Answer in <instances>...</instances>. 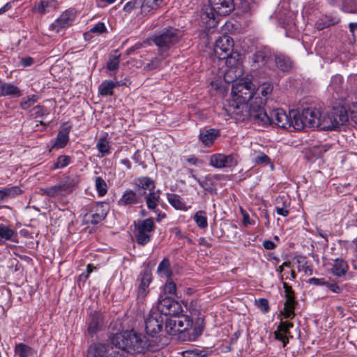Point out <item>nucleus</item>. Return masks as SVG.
<instances>
[{
    "label": "nucleus",
    "mask_w": 357,
    "mask_h": 357,
    "mask_svg": "<svg viewBox=\"0 0 357 357\" xmlns=\"http://www.w3.org/2000/svg\"><path fill=\"white\" fill-rule=\"evenodd\" d=\"M51 5L49 2L45 1H42L35 8V10L39 13L40 14H45L46 13H49L50 11Z\"/></svg>",
    "instance_id": "nucleus-56"
},
{
    "label": "nucleus",
    "mask_w": 357,
    "mask_h": 357,
    "mask_svg": "<svg viewBox=\"0 0 357 357\" xmlns=\"http://www.w3.org/2000/svg\"><path fill=\"white\" fill-rule=\"evenodd\" d=\"M303 120L307 123V128H317L321 118V111L314 107L305 108L302 111Z\"/></svg>",
    "instance_id": "nucleus-19"
},
{
    "label": "nucleus",
    "mask_w": 357,
    "mask_h": 357,
    "mask_svg": "<svg viewBox=\"0 0 357 357\" xmlns=\"http://www.w3.org/2000/svg\"><path fill=\"white\" fill-rule=\"evenodd\" d=\"M259 115L257 116L258 119H259V126L275 124L278 127L284 129L290 128V115L288 116L284 109L281 108L274 109L268 114L262 107V112L259 113Z\"/></svg>",
    "instance_id": "nucleus-7"
},
{
    "label": "nucleus",
    "mask_w": 357,
    "mask_h": 357,
    "mask_svg": "<svg viewBox=\"0 0 357 357\" xmlns=\"http://www.w3.org/2000/svg\"><path fill=\"white\" fill-rule=\"evenodd\" d=\"M351 119L354 121L355 123L357 124V102L354 103L352 105V107L351 109Z\"/></svg>",
    "instance_id": "nucleus-64"
},
{
    "label": "nucleus",
    "mask_w": 357,
    "mask_h": 357,
    "mask_svg": "<svg viewBox=\"0 0 357 357\" xmlns=\"http://www.w3.org/2000/svg\"><path fill=\"white\" fill-rule=\"evenodd\" d=\"M103 325V317L102 314L97 311H93L90 314L89 319L88 333L93 336L98 331L102 330Z\"/></svg>",
    "instance_id": "nucleus-24"
},
{
    "label": "nucleus",
    "mask_w": 357,
    "mask_h": 357,
    "mask_svg": "<svg viewBox=\"0 0 357 357\" xmlns=\"http://www.w3.org/2000/svg\"><path fill=\"white\" fill-rule=\"evenodd\" d=\"M79 182L78 176H67L57 185L40 188V193L50 197L66 196L70 194Z\"/></svg>",
    "instance_id": "nucleus-6"
},
{
    "label": "nucleus",
    "mask_w": 357,
    "mask_h": 357,
    "mask_svg": "<svg viewBox=\"0 0 357 357\" xmlns=\"http://www.w3.org/2000/svg\"><path fill=\"white\" fill-rule=\"evenodd\" d=\"M275 210L277 214L283 217H287L289 214V208L287 206L280 207V205L276 204Z\"/></svg>",
    "instance_id": "nucleus-58"
},
{
    "label": "nucleus",
    "mask_w": 357,
    "mask_h": 357,
    "mask_svg": "<svg viewBox=\"0 0 357 357\" xmlns=\"http://www.w3.org/2000/svg\"><path fill=\"white\" fill-rule=\"evenodd\" d=\"M290 127H293L295 130H302L305 128H307V123L303 120V113L297 115L296 112H290L289 119Z\"/></svg>",
    "instance_id": "nucleus-37"
},
{
    "label": "nucleus",
    "mask_w": 357,
    "mask_h": 357,
    "mask_svg": "<svg viewBox=\"0 0 357 357\" xmlns=\"http://www.w3.org/2000/svg\"><path fill=\"white\" fill-rule=\"evenodd\" d=\"M70 162V157L66 155H59L51 167L52 170L62 169L68 165Z\"/></svg>",
    "instance_id": "nucleus-42"
},
{
    "label": "nucleus",
    "mask_w": 357,
    "mask_h": 357,
    "mask_svg": "<svg viewBox=\"0 0 357 357\" xmlns=\"http://www.w3.org/2000/svg\"><path fill=\"white\" fill-rule=\"evenodd\" d=\"M163 58L164 57L160 58V57H158V56H155V57L153 58L150 61V62L147 63L144 66V68H143L144 70H145V71H151V70H154L160 69Z\"/></svg>",
    "instance_id": "nucleus-47"
},
{
    "label": "nucleus",
    "mask_w": 357,
    "mask_h": 357,
    "mask_svg": "<svg viewBox=\"0 0 357 357\" xmlns=\"http://www.w3.org/2000/svg\"><path fill=\"white\" fill-rule=\"evenodd\" d=\"M76 17V12L74 10H67L51 24L53 31L59 33L63 29H66L72 24Z\"/></svg>",
    "instance_id": "nucleus-18"
},
{
    "label": "nucleus",
    "mask_w": 357,
    "mask_h": 357,
    "mask_svg": "<svg viewBox=\"0 0 357 357\" xmlns=\"http://www.w3.org/2000/svg\"><path fill=\"white\" fill-rule=\"evenodd\" d=\"M160 194L161 191L160 190H155L150 192H140L142 197H144L147 208L155 213H157L158 211V206L161 200Z\"/></svg>",
    "instance_id": "nucleus-23"
},
{
    "label": "nucleus",
    "mask_w": 357,
    "mask_h": 357,
    "mask_svg": "<svg viewBox=\"0 0 357 357\" xmlns=\"http://www.w3.org/2000/svg\"><path fill=\"white\" fill-rule=\"evenodd\" d=\"M241 213L243 215V223L245 226L254 224L253 221L250 220L249 215L245 211L241 210Z\"/></svg>",
    "instance_id": "nucleus-62"
},
{
    "label": "nucleus",
    "mask_w": 357,
    "mask_h": 357,
    "mask_svg": "<svg viewBox=\"0 0 357 357\" xmlns=\"http://www.w3.org/2000/svg\"><path fill=\"white\" fill-rule=\"evenodd\" d=\"M105 30L106 27L105 26V24L102 22H98L91 29L90 31L92 33H101L104 32Z\"/></svg>",
    "instance_id": "nucleus-60"
},
{
    "label": "nucleus",
    "mask_w": 357,
    "mask_h": 357,
    "mask_svg": "<svg viewBox=\"0 0 357 357\" xmlns=\"http://www.w3.org/2000/svg\"><path fill=\"white\" fill-rule=\"evenodd\" d=\"M279 204L280 207L287 206L289 208V202L288 199L285 198L284 196H279L275 200V205Z\"/></svg>",
    "instance_id": "nucleus-61"
},
{
    "label": "nucleus",
    "mask_w": 357,
    "mask_h": 357,
    "mask_svg": "<svg viewBox=\"0 0 357 357\" xmlns=\"http://www.w3.org/2000/svg\"><path fill=\"white\" fill-rule=\"evenodd\" d=\"M112 344L116 347L130 354H144L149 347V340L142 334L133 330L125 331L114 335L111 338Z\"/></svg>",
    "instance_id": "nucleus-1"
},
{
    "label": "nucleus",
    "mask_w": 357,
    "mask_h": 357,
    "mask_svg": "<svg viewBox=\"0 0 357 357\" xmlns=\"http://www.w3.org/2000/svg\"><path fill=\"white\" fill-rule=\"evenodd\" d=\"M95 185L99 196H104L107 192V185L105 180L98 176L95 179Z\"/></svg>",
    "instance_id": "nucleus-45"
},
{
    "label": "nucleus",
    "mask_w": 357,
    "mask_h": 357,
    "mask_svg": "<svg viewBox=\"0 0 357 357\" xmlns=\"http://www.w3.org/2000/svg\"><path fill=\"white\" fill-rule=\"evenodd\" d=\"M94 213L91 215L86 213L84 218L87 223L97 225L102 221L107 214V206L104 203H99L95 206Z\"/></svg>",
    "instance_id": "nucleus-22"
},
{
    "label": "nucleus",
    "mask_w": 357,
    "mask_h": 357,
    "mask_svg": "<svg viewBox=\"0 0 357 357\" xmlns=\"http://www.w3.org/2000/svg\"><path fill=\"white\" fill-rule=\"evenodd\" d=\"M119 203L123 206L141 204L142 203V195L132 190L127 189L119 199Z\"/></svg>",
    "instance_id": "nucleus-27"
},
{
    "label": "nucleus",
    "mask_w": 357,
    "mask_h": 357,
    "mask_svg": "<svg viewBox=\"0 0 357 357\" xmlns=\"http://www.w3.org/2000/svg\"><path fill=\"white\" fill-rule=\"evenodd\" d=\"M207 351L204 349H194L183 352V357H205Z\"/></svg>",
    "instance_id": "nucleus-50"
},
{
    "label": "nucleus",
    "mask_w": 357,
    "mask_h": 357,
    "mask_svg": "<svg viewBox=\"0 0 357 357\" xmlns=\"http://www.w3.org/2000/svg\"><path fill=\"white\" fill-rule=\"evenodd\" d=\"M271 56V49L268 47L261 46L257 48L252 56V61L255 63V67H261L268 63Z\"/></svg>",
    "instance_id": "nucleus-21"
},
{
    "label": "nucleus",
    "mask_w": 357,
    "mask_h": 357,
    "mask_svg": "<svg viewBox=\"0 0 357 357\" xmlns=\"http://www.w3.org/2000/svg\"><path fill=\"white\" fill-rule=\"evenodd\" d=\"M326 287L332 292L335 294H340L343 289L337 285L335 282H326Z\"/></svg>",
    "instance_id": "nucleus-57"
},
{
    "label": "nucleus",
    "mask_w": 357,
    "mask_h": 357,
    "mask_svg": "<svg viewBox=\"0 0 357 357\" xmlns=\"http://www.w3.org/2000/svg\"><path fill=\"white\" fill-rule=\"evenodd\" d=\"M265 105L264 100L256 97L252 102H245L231 100L227 106V112L234 119L239 121H244L250 119L259 125V119L257 116H260L262 112V106Z\"/></svg>",
    "instance_id": "nucleus-2"
},
{
    "label": "nucleus",
    "mask_w": 357,
    "mask_h": 357,
    "mask_svg": "<svg viewBox=\"0 0 357 357\" xmlns=\"http://www.w3.org/2000/svg\"><path fill=\"white\" fill-rule=\"evenodd\" d=\"M214 52L220 60H226L231 66L235 65L238 60L239 54L234 52V40L227 35H223L215 40Z\"/></svg>",
    "instance_id": "nucleus-5"
},
{
    "label": "nucleus",
    "mask_w": 357,
    "mask_h": 357,
    "mask_svg": "<svg viewBox=\"0 0 357 357\" xmlns=\"http://www.w3.org/2000/svg\"><path fill=\"white\" fill-rule=\"evenodd\" d=\"M348 120L349 115L343 107L333 108L329 112L324 113L321 112V118L317 128L322 130H336L347 122Z\"/></svg>",
    "instance_id": "nucleus-4"
},
{
    "label": "nucleus",
    "mask_w": 357,
    "mask_h": 357,
    "mask_svg": "<svg viewBox=\"0 0 357 357\" xmlns=\"http://www.w3.org/2000/svg\"><path fill=\"white\" fill-rule=\"evenodd\" d=\"M349 269V266L342 259H335L331 268L332 273L337 277H342L346 275Z\"/></svg>",
    "instance_id": "nucleus-32"
},
{
    "label": "nucleus",
    "mask_w": 357,
    "mask_h": 357,
    "mask_svg": "<svg viewBox=\"0 0 357 357\" xmlns=\"http://www.w3.org/2000/svg\"><path fill=\"white\" fill-rule=\"evenodd\" d=\"M152 280V273L149 269L146 268L139 273L137 279L138 283L137 296L138 299H144L149 294V287Z\"/></svg>",
    "instance_id": "nucleus-17"
},
{
    "label": "nucleus",
    "mask_w": 357,
    "mask_h": 357,
    "mask_svg": "<svg viewBox=\"0 0 357 357\" xmlns=\"http://www.w3.org/2000/svg\"><path fill=\"white\" fill-rule=\"evenodd\" d=\"M15 352L18 357H33L35 353L31 347L23 343L17 344L15 346Z\"/></svg>",
    "instance_id": "nucleus-39"
},
{
    "label": "nucleus",
    "mask_w": 357,
    "mask_h": 357,
    "mask_svg": "<svg viewBox=\"0 0 357 357\" xmlns=\"http://www.w3.org/2000/svg\"><path fill=\"white\" fill-rule=\"evenodd\" d=\"M158 307L161 313L165 315H176L182 311L180 303L169 296L160 295Z\"/></svg>",
    "instance_id": "nucleus-14"
},
{
    "label": "nucleus",
    "mask_w": 357,
    "mask_h": 357,
    "mask_svg": "<svg viewBox=\"0 0 357 357\" xmlns=\"http://www.w3.org/2000/svg\"><path fill=\"white\" fill-rule=\"evenodd\" d=\"M71 127L69 126L68 128H65L60 130L56 136L55 143L54 144V147L58 149L63 148L68 143L69 140V132Z\"/></svg>",
    "instance_id": "nucleus-36"
},
{
    "label": "nucleus",
    "mask_w": 357,
    "mask_h": 357,
    "mask_svg": "<svg viewBox=\"0 0 357 357\" xmlns=\"http://www.w3.org/2000/svg\"><path fill=\"white\" fill-rule=\"evenodd\" d=\"M7 241L18 243L17 233L9 227L0 224V244Z\"/></svg>",
    "instance_id": "nucleus-28"
},
{
    "label": "nucleus",
    "mask_w": 357,
    "mask_h": 357,
    "mask_svg": "<svg viewBox=\"0 0 357 357\" xmlns=\"http://www.w3.org/2000/svg\"><path fill=\"white\" fill-rule=\"evenodd\" d=\"M294 324L288 321H281L278 326L277 331L274 332L275 338L281 341L284 347L289 342V338L293 337L289 331L290 328H293Z\"/></svg>",
    "instance_id": "nucleus-20"
},
{
    "label": "nucleus",
    "mask_w": 357,
    "mask_h": 357,
    "mask_svg": "<svg viewBox=\"0 0 357 357\" xmlns=\"http://www.w3.org/2000/svg\"><path fill=\"white\" fill-rule=\"evenodd\" d=\"M163 327V318L157 311H151L145 320V330L148 335L154 337L160 333Z\"/></svg>",
    "instance_id": "nucleus-15"
},
{
    "label": "nucleus",
    "mask_w": 357,
    "mask_h": 357,
    "mask_svg": "<svg viewBox=\"0 0 357 357\" xmlns=\"http://www.w3.org/2000/svg\"><path fill=\"white\" fill-rule=\"evenodd\" d=\"M86 357H127L119 351L113 349L109 345L102 343L91 344L88 350Z\"/></svg>",
    "instance_id": "nucleus-12"
},
{
    "label": "nucleus",
    "mask_w": 357,
    "mask_h": 357,
    "mask_svg": "<svg viewBox=\"0 0 357 357\" xmlns=\"http://www.w3.org/2000/svg\"><path fill=\"white\" fill-rule=\"evenodd\" d=\"M22 192L18 186L4 188L0 190V204L8 199L14 198Z\"/></svg>",
    "instance_id": "nucleus-30"
},
{
    "label": "nucleus",
    "mask_w": 357,
    "mask_h": 357,
    "mask_svg": "<svg viewBox=\"0 0 357 357\" xmlns=\"http://www.w3.org/2000/svg\"><path fill=\"white\" fill-rule=\"evenodd\" d=\"M327 281L324 278H312L308 280V283L316 286H326Z\"/></svg>",
    "instance_id": "nucleus-59"
},
{
    "label": "nucleus",
    "mask_w": 357,
    "mask_h": 357,
    "mask_svg": "<svg viewBox=\"0 0 357 357\" xmlns=\"http://www.w3.org/2000/svg\"><path fill=\"white\" fill-rule=\"evenodd\" d=\"M36 101L37 98L35 96H33L32 97L24 98L21 101L20 107L23 109H27L31 107Z\"/></svg>",
    "instance_id": "nucleus-54"
},
{
    "label": "nucleus",
    "mask_w": 357,
    "mask_h": 357,
    "mask_svg": "<svg viewBox=\"0 0 357 357\" xmlns=\"http://www.w3.org/2000/svg\"><path fill=\"white\" fill-rule=\"evenodd\" d=\"M157 273L160 277H165L169 279L172 277L173 273L171 269L169 260L167 258H164L159 264L157 268Z\"/></svg>",
    "instance_id": "nucleus-38"
},
{
    "label": "nucleus",
    "mask_w": 357,
    "mask_h": 357,
    "mask_svg": "<svg viewBox=\"0 0 357 357\" xmlns=\"http://www.w3.org/2000/svg\"><path fill=\"white\" fill-rule=\"evenodd\" d=\"M182 36L183 33L180 29L167 26L155 33L152 36V40L158 47L160 54H162L178 43Z\"/></svg>",
    "instance_id": "nucleus-3"
},
{
    "label": "nucleus",
    "mask_w": 357,
    "mask_h": 357,
    "mask_svg": "<svg viewBox=\"0 0 357 357\" xmlns=\"http://www.w3.org/2000/svg\"><path fill=\"white\" fill-rule=\"evenodd\" d=\"M96 147L102 155H108L110 153V146L107 139L105 137H102L98 139L96 144Z\"/></svg>",
    "instance_id": "nucleus-44"
},
{
    "label": "nucleus",
    "mask_w": 357,
    "mask_h": 357,
    "mask_svg": "<svg viewBox=\"0 0 357 357\" xmlns=\"http://www.w3.org/2000/svg\"><path fill=\"white\" fill-rule=\"evenodd\" d=\"M173 317H175L177 323V331H179V334L184 333L188 330L192 329V333L190 335L193 336L192 339H195L202 333L204 330L203 319H199L198 322L193 326L192 319L186 314H178L176 315H173ZM188 339L192 340L190 337H189Z\"/></svg>",
    "instance_id": "nucleus-9"
},
{
    "label": "nucleus",
    "mask_w": 357,
    "mask_h": 357,
    "mask_svg": "<svg viewBox=\"0 0 357 357\" xmlns=\"http://www.w3.org/2000/svg\"><path fill=\"white\" fill-rule=\"evenodd\" d=\"M135 185L137 191L140 192H150L155 190V181L148 176H141L135 179Z\"/></svg>",
    "instance_id": "nucleus-25"
},
{
    "label": "nucleus",
    "mask_w": 357,
    "mask_h": 357,
    "mask_svg": "<svg viewBox=\"0 0 357 357\" xmlns=\"http://www.w3.org/2000/svg\"><path fill=\"white\" fill-rule=\"evenodd\" d=\"M120 54L110 55L107 63V68L109 70H115L119 66Z\"/></svg>",
    "instance_id": "nucleus-51"
},
{
    "label": "nucleus",
    "mask_w": 357,
    "mask_h": 357,
    "mask_svg": "<svg viewBox=\"0 0 357 357\" xmlns=\"http://www.w3.org/2000/svg\"><path fill=\"white\" fill-rule=\"evenodd\" d=\"M255 305L263 313H267L269 311L268 301L266 298L256 300Z\"/></svg>",
    "instance_id": "nucleus-53"
},
{
    "label": "nucleus",
    "mask_w": 357,
    "mask_h": 357,
    "mask_svg": "<svg viewBox=\"0 0 357 357\" xmlns=\"http://www.w3.org/2000/svg\"><path fill=\"white\" fill-rule=\"evenodd\" d=\"M238 162V156L235 154L215 153L210 156L209 160V165L217 169L233 168Z\"/></svg>",
    "instance_id": "nucleus-13"
},
{
    "label": "nucleus",
    "mask_w": 357,
    "mask_h": 357,
    "mask_svg": "<svg viewBox=\"0 0 357 357\" xmlns=\"http://www.w3.org/2000/svg\"><path fill=\"white\" fill-rule=\"evenodd\" d=\"M114 89V82L111 80H105L100 84L98 91L100 94L102 96H112Z\"/></svg>",
    "instance_id": "nucleus-41"
},
{
    "label": "nucleus",
    "mask_w": 357,
    "mask_h": 357,
    "mask_svg": "<svg viewBox=\"0 0 357 357\" xmlns=\"http://www.w3.org/2000/svg\"><path fill=\"white\" fill-rule=\"evenodd\" d=\"M273 86L270 82H264L260 84L257 89L255 88V98L256 97L261 98L266 102V96L273 91Z\"/></svg>",
    "instance_id": "nucleus-35"
},
{
    "label": "nucleus",
    "mask_w": 357,
    "mask_h": 357,
    "mask_svg": "<svg viewBox=\"0 0 357 357\" xmlns=\"http://www.w3.org/2000/svg\"><path fill=\"white\" fill-rule=\"evenodd\" d=\"M163 0H141L140 13L146 15L158 9Z\"/></svg>",
    "instance_id": "nucleus-29"
},
{
    "label": "nucleus",
    "mask_w": 357,
    "mask_h": 357,
    "mask_svg": "<svg viewBox=\"0 0 357 357\" xmlns=\"http://www.w3.org/2000/svg\"><path fill=\"white\" fill-rule=\"evenodd\" d=\"M33 59L31 56H27V57H25V58H22L21 59V64L24 66V67H28V66H31L33 63Z\"/></svg>",
    "instance_id": "nucleus-63"
},
{
    "label": "nucleus",
    "mask_w": 357,
    "mask_h": 357,
    "mask_svg": "<svg viewBox=\"0 0 357 357\" xmlns=\"http://www.w3.org/2000/svg\"><path fill=\"white\" fill-rule=\"evenodd\" d=\"M277 67L283 72H289L293 67V62L289 56L277 55L275 58Z\"/></svg>",
    "instance_id": "nucleus-33"
},
{
    "label": "nucleus",
    "mask_w": 357,
    "mask_h": 357,
    "mask_svg": "<svg viewBox=\"0 0 357 357\" xmlns=\"http://www.w3.org/2000/svg\"><path fill=\"white\" fill-rule=\"evenodd\" d=\"M162 291L165 295L172 296L176 294V285L175 282L170 278L167 279L162 287Z\"/></svg>",
    "instance_id": "nucleus-46"
},
{
    "label": "nucleus",
    "mask_w": 357,
    "mask_h": 357,
    "mask_svg": "<svg viewBox=\"0 0 357 357\" xmlns=\"http://www.w3.org/2000/svg\"><path fill=\"white\" fill-rule=\"evenodd\" d=\"M232 100L252 102L255 100V85L250 81L239 80L232 84Z\"/></svg>",
    "instance_id": "nucleus-8"
},
{
    "label": "nucleus",
    "mask_w": 357,
    "mask_h": 357,
    "mask_svg": "<svg viewBox=\"0 0 357 357\" xmlns=\"http://www.w3.org/2000/svg\"><path fill=\"white\" fill-rule=\"evenodd\" d=\"M48 114L47 109L43 105H37L30 111V115L33 118H43Z\"/></svg>",
    "instance_id": "nucleus-49"
},
{
    "label": "nucleus",
    "mask_w": 357,
    "mask_h": 357,
    "mask_svg": "<svg viewBox=\"0 0 357 357\" xmlns=\"http://www.w3.org/2000/svg\"><path fill=\"white\" fill-rule=\"evenodd\" d=\"M140 1L141 0H132L126 3L123 7V10L128 13L135 10H140Z\"/></svg>",
    "instance_id": "nucleus-52"
},
{
    "label": "nucleus",
    "mask_w": 357,
    "mask_h": 357,
    "mask_svg": "<svg viewBox=\"0 0 357 357\" xmlns=\"http://www.w3.org/2000/svg\"><path fill=\"white\" fill-rule=\"evenodd\" d=\"M257 165H268L271 163V158L264 153H259L254 159Z\"/></svg>",
    "instance_id": "nucleus-55"
},
{
    "label": "nucleus",
    "mask_w": 357,
    "mask_h": 357,
    "mask_svg": "<svg viewBox=\"0 0 357 357\" xmlns=\"http://www.w3.org/2000/svg\"><path fill=\"white\" fill-rule=\"evenodd\" d=\"M283 288L284 289V296L285 303L283 311L281 313L284 315V317L287 319H292L294 316V309L296 304V301L294 297V291L291 287L287 282L282 283Z\"/></svg>",
    "instance_id": "nucleus-16"
},
{
    "label": "nucleus",
    "mask_w": 357,
    "mask_h": 357,
    "mask_svg": "<svg viewBox=\"0 0 357 357\" xmlns=\"http://www.w3.org/2000/svg\"><path fill=\"white\" fill-rule=\"evenodd\" d=\"M220 135V132L218 129H204L200 131L199 139L205 146L209 147L214 143Z\"/></svg>",
    "instance_id": "nucleus-26"
},
{
    "label": "nucleus",
    "mask_w": 357,
    "mask_h": 357,
    "mask_svg": "<svg viewBox=\"0 0 357 357\" xmlns=\"http://www.w3.org/2000/svg\"><path fill=\"white\" fill-rule=\"evenodd\" d=\"M155 226L153 218L139 220L135 225L136 241L142 245H146L151 238V233L153 232Z\"/></svg>",
    "instance_id": "nucleus-11"
},
{
    "label": "nucleus",
    "mask_w": 357,
    "mask_h": 357,
    "mask_svg": "<svg viewBox=\"0 0 357 357\" xmlns=\"http://www.w3.org/2000/svg\"><path fill=\"white\" fill-rule=\"evenodd\" d=\"M193 220L200 229H205L208 227L206 212L205 211L200 210L196 212L193 216Z\"/></svg>",
    "instance_id": "nucleus-40"
},
{
    "label": "nucleus",
    "mask_w": 357,
    "mask_h": 357,
    "mask_svg": "<svg viewBox=\"0 0 357 357\" xmlns=\"http://www.w3.org/2000/svg\"><path fill=\"white\" fill-rule=\"evenodd\" d=\"M22 93L20 89L12 83L1 82V96H12L20 97Z\"/></svg>",
    "instance_id": "nucleus-31"
},
{
    "label": "nucleus",
    "mask_w": 357,
    "mask_h": 357,
    "mask_svg": "<svg viewBox=\"0 0 357 357\" xmlns=\"http://www.w3.org/2000/svg\"><path fill=\"white\" fill-rule=\"evenodd\" d=\"M210 12L206 11V17L215 22V15L225 16L229 15L234 9V0H208Z\"/></svg>",
    "instance_id": "nucleus-10"
},
{
    "label": "nucleus",
    "mask_w": 357,
    "mask_h": 357,
    "mask_svg": "<svg viewBox=\"0 0 357 357\" xmlns=\"http://www.w3.org/2000/svg\"><path fill=\"white\" fill-rule=\"evenodd\" d=\"M167 199L168 202L176 210L185 211L188 209L181 197L176 194L167 193Z\"/></svg>",
    "instance_id": "nucleus-34"
},
{
    "label": "nucleus",
    "mask_w": 357,
    "mask_h": 357,
    "mask_svg": "<svg viewBox=\"0 0 357 357\" xmlns=\"http://www.w3.org/2000/svg\"><path fill=\"white\" fill-rule=\"evenodd\" d=\"M165 329L168 334L172 335H175L177 333H179V331H177V323L175 317L166 320Z\"/></svg>",
    "instance_id": "nucleus-43"
},
{
    "label": "nucleus",
    "mask_w": 357,
    "mask_h": 357,
    "mask_svg": "<svg viewBox=\"0 0 357 357\" xmlns=\"http://www.w3.org/2000/svg\"><path fill=\"white\" fill-rule=\"evenodd\" d=\"M342 10L346 13L357 14V0H344Z\"/></svg>",
    "instance_id": "nucleus-48"
}]
</instances>
